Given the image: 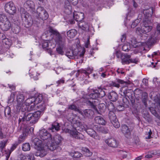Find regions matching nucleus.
I'll list each match as a JSON object with an SVG mask.
<instances>
[{
    "instance_id": "ea45409f",
    "label": "nucleus",
    "mask_w": 160,
    "mask_h": 160,
    "mask_svg": "<svg viewBox=\"0 0 160 160\" xmlns=\"http://www.w3.org/2000/svg\"><path fill=\"white\" fill-rule=\"evenodd\" d=\"M93 71L92 68H88L86 70H83L82 72L84 73L86 75H88L89 74L91 73Z\"/></svg>"
},
{
    "instance_id": "dca6fc26",
    "label": "nucleus",
    "mask_w": 160,
    "mask_h": 160,
    "mask_svg": "<svg viewBox=\"0 0 160 160\" xmlns=\"http://www.w3.org/2000/svg\"><path fill=\"white\" fill-rule=\"evenodd\" d=\"M17 160H35L34 155L32 153H30L27 155L22 154L19 155Z\"/></svg>"
},
{
    "instance_id": "7ed1b4c3",
    "label": "nucleus",
    "mask_w": 160,
    "mask_h": 160,
    "mask_svg": "<svg viewBox=\"0 0 160 160\" xmlns=\"http://www.w3.org/2000/svg\"><path fill=\"white\" fill-rule=\"evenodd\" d=\"M48 31L50 33V35L53 34L55 35V42L59 46V47L57 48V51L59 54L61 55H63L64 53L63 46L65 42V40L62 38L59 33L57 30L50 28Z\"/></svg>"
},
{
    "instance_id": "5701e85b",
    "label": "nucleus",
    "mask_w": 160,
    "mask_h": 160,
    "mask_svg": "<svg viewBox=\"0 0 160 160\" xmlns=\"http://www.w3.org/2000/svg\"><path fill=\"white\" fill-rule=\"evenodd\" d=\"M24 7L27 8L31 9L32 10L34 9L35 5L34 2L32 1H27L24 4Z\"/></svg>"
},
{
    "instance_id": "39448f33",
    "label": "nucleus",
    "mask_w": 160,
    "mask_h": 160,
    "mask_svg": "<svg viewBox=\"0 0 160 160\" xmlns=\"http://www.w3.org/2000/svg\"><path fill=\"white\" fill-rule=\"evenodd\" d=\"M114 109L113 104L110 103L108 106V109L110 110L109 114V118L114 127L116 128H118L120 127V124L113 112Z\"/></svg>"
},
{
    "instance_id": "3c124183",
    "label": "nucleus",
    "mask_w": 160,
    "mask_h": 160,
    "mask_svg": "<svg viewBox=\"0 0 160 160\" xmlns=\"http://www.w3.org/2000/svg\"><path fill=\"white\" fill-rule=\"evenodd\" d=\"M6 37L5 35L3 33H0V39L3 41Z\"/></svg>"
},
{
    "instance_id": "412c9836",
    "label": "nucleus",
    "mask_w": 160,
    "mask_h": 160,
    "mask_svg": "<svg viewBox=\"0 0 160 160\" xmlns=\"http://www.w3.org/2000/svg\"><path fill=\"white\" fill-rule=\"evenodd\" d=\"M153 12V8H150L148 9H145L143 11V13L145 16L146 19L150 18Z\"/></svg>"
},
{
    "instance_id": "f704fd0d",
    "label": "nucleus",
    "mask_w": 160,
    "mask_h": 160,
    "mask_svg": "<svg viewBox=\"0 0 160 160\" xmlns=\"http://www.w3.org/2000/svg\"><path fill=\"white\" fill-rule=\"evenodd\" d=\"M68 108L69 109L73 110L75 111H77L81 114H82V111L79 110L78 108L74 105H69L68 107Z\"/></svg>"
},
{
    "instance_id": "20e7f679",
    "label": "nucleus",
    "mask_w": 160,
    "mask_h": 160,
    "mask_svg": "<svg viewBox=\"0 0 160 160\" xmlns=\"http://www.w3.org/2000/svg\"><path fill=\"white\" fill-rule=\"evenodd\" d=\"M32 142L34 145L35 148L37 150L35 155L40 157L45 156L47 153V150L48 148V146L42 145L41 140L38 138H35Z\"/></svg>"
},
{
    "instance_id": "c03bdc74",
    "label": "nucleus",
    "mask_w": 160,
    "mask_h": 160,
    "mask_svg": "<svg viewBox=\"0 0 160 160\" xmlns=\"http://www.w3.org/2000/svg\"><path fill=\"white\" fill-rule=\"evenodd\" d=\"M82 156V154L78 152H75L73 154V157L76 158H79Z\"/></svg>"
},
{
    "instance_id": "f3484780",
    "label": "nucleus",
    "mask_w": 160,
    "mask_h": 160,
    "mask_svg": "<svg viewBox=\"0 0 160 160\" xmlns=\"http://www.w3.org/2000/svg\"><path fill=\"white\" fill-rule=\"evenodd\" d=\"M105 142L109 146L116 148L118 146V143L115 139L113 138H108L105 140Z\"/></svg>"
},
{
    "instance_id": "473e14b6",
    "label": "nucleus",
    "mask_w": 160,
    "mask_h": 160,
    "mask_svg": "<svg viewBox=\"0 0 160 160\" xmlns=\"http://www.w3.org/2000/svg\"><path fill=\"white\" fill-rule=\"evenodd\" d=\"M22 148L24 151H28L30 149V145L29 143H26L22 144Z\"/></svg>"
},
{
    "instance_id": "680f3d73",
    "label": "nucleus",
    "mask_w": 160,
    "mask_h": 160,
    "mask_svg": "<svg viewBox=\"0 0 160 160\" xmlns=\"http://www.w3.org/2000/svg\"><path fill=\"white\" fill-rule=\"evenodd\" d=\"M157 31L158 32V33L160 34V24H158L157 26Z\"/></svg>"
},
{
    "instance_id": "49530a36",
    "label": "nucleus",
    "mask_w": 160,
    "mask_h": 160,
    "mask_svg": "<svg viewBox=\"0 0 160 160\" xmlns=\"http://www.w3.org/2000/svg\"><path fill=\"white\" fill-rule=\"evenodd\" d=\"M139 22L138 20H135L132 23L131 25V27L132 28H134L135 27H136L138 24V23Z\"/></svg>"
},
{
    "instance_id": "a19ab883",
    "label": "nucleus",
    "mask_w": 160,
    "mask_h": 160,
    "mask_svg": "<svg viewBox=\"0 0 160 160\" xmlns=\"http://www.w3.org/2000/svg\"><path fill=\"white\" fill-rule=\"evenodd\" d=\"M11 152L12 151L9 149L5 150L4 154L6 157V160H8Z\"/></svg>"
},
{
    "instance_id": "79ce46f5",
    "label": "nucleus",
    "mask_w": 160,
    "mask_h": 160,
    "mask_svg": "<svg viewBox=\"0 0 160 160\" xmlns=\"http://www.w3.org/2000/svg\"><path fill=\"white\" fill-rule=\"evenodd\" d=\"M116 55L117 57L118 58H121L122 59V56H124L125 55H128L127 54H122L119 51H117L116 52Z\"/></svg>"
},
{
    "instance_id": "4d7b16f0",
    "label": "nucleus",
    "mask_w": 160,
    "mask_h": 160,
    "mask_svg": "<svg viewBox=\"0 0 160 160\" xmlns=\"http://www.w3.org/2000/svg\"><path fill=\"white\" fill-rule=\"evenodd\" d=\"M44 160H65L64 158H57L56 159H46Z\"/></svg>"
},
{
    "instance_id": "b1692460",
    "label": "nucleus",
    "mask_w": 160,
    "mask_h": 160,
    "mask_svg": "<svg viewBox=\"0 0 160 160\" xmlns=\"http://www.w3.org/2000/svg\"><path fill=\"white\" fill-rule=\"evenodd\" d=\"M108 97L111 101L114 102L117 100L118 98V96L116 92L112 91L109 93Z\"/></svg>"
},
{
    "instance_id": "f03ea898",
    "label": "nucleus",
    "mask_w": 160,
    "mask_h": 160,
    "mask_svg": "<svg viewBox=\"0 0 160 160\" xmlns=\"http://www.w3.org/2000/svg\"><path fill=\"white\" fill-rule=\"evenodd\" d=\"M73 125V128L71 129H66L65 130L66 132L69 133L72 137L77 139H82L83 136L82 134L79 132L78 131H80L83 129L84 126L79 120H76L75 122L74 120H72Z\"/></svg>"
},
{
    "instance_id": "aec40b11",
    "label": "nucleus",
    "mask_w": 160,
    "mask_h": 160,
    "mask_svg": "<svg viewBox=\"0 0 160 160\" xmlns=\"http://www.w3.org/2000/svg\"><path fill=\"white\" fill-rule=\"evenodd\" d=\"M117 82L121 83V84H123L125 86L127 87L128 86V84L127 82H125L122 80L118 79L116 80V81L112 82L111 83V85L113 86L119 88L120 87V85Z\"/></svg>"
},
{
    "instance_id": "4c0bfd02",
    "label": "nucleus",
    "mask_w": 160,
    "mask_h": 160,
    "mask_svg": "<svg viewBox=\"0 0 160 160\" xmlns=\"http://www.w3.org/2000/svg\"><path fill=\"white\" fill-rule=\"evenodd\" d=\"M130 45L129 43H127L124 44L122 48V50L125 51H128L130 49Z\"/></svg>"
},
{
    "instance_id": "e2e57ef3",
    "label": "nucleus",
    "mask_w": 160,
    "mask_h": 160,
    "mask_svg": "<svg viewBox=\"0 0 160 160\" xmlns=\"http://www.w3.org/2000/svg\"><path fill=\"white\" fill-rule=\"evenodd\" d=\"M125 38V35L123 34L122 35V38H121V41L122 42H124Z\"/></svg>"
},
{
    "instance_id": "a18cd8bd",
    "label": "nucleus",
    "mask_w": 160,
    "mask_h": 160,
    "mask_svg": "<svg viewBox=\"0 0 160 160\" xmlns=\"http://www.w3.org/2000/svg\"><path fill=\"white\" fill-rule=\"evenodd\" d=\"M7 141H3L0 142V147L1 148L3 149L6 146Z\"/></svg>"
},
{
    "instance_id": "1a4fd4ad",
    "label": "nucleus",
    "mask_w": 160,
    "mask_h": 160,
    "mask_svg": "<svg viewBox=\"0 0 160 160\" xmlns=\"http://www.w3.org/2000/svg\"><path fill=\"white\" fill-rule=\"evenodd\" d=\"M35 13L38 18L43 20H46L48 17L49 15L47 12L41 7H38Z\"/></svg>"
},
{
    "instance_id": "c756f323",
    "label": "nucleus",
    "mask_w": 160,
    "mask_h": 160,
    "mask_svg": "<svg viewBox=\"0 0 160 160\" xmlns=\"http://www.w3.org/2000/svg\"><path fill=\"white\" fill-rule=\"evenodd\" d=\"M76 33L77 32L75 30H71L67 32L68 36L70 38H74L75 36Z\"/></svg>"
},
{
    "instance_id": "052dcab7",
    "label": "nucleus",
    "mask_w": 160,
    "mask_h": 160,
    "mask_svg": "<svg viewBox=\"0 0 160 160\" xmlns=\"http://www.w3.org/2000/svg\"><path fill=\"white\" fill-rule=\"evenodd\" d=\"M17 147V145L15 144H14L13 145L12 147L11 148V149L10 150L12 151V152Z\"/></svg>"
},
{
    "instance_id": "69168bd1",
    "label": "nucleus",
    "mask_w": 160,
    "mask_h": 160,
    "mask_svg": "<svg viewBox=\"0 0 160 160\" xmlns=\"http://www.w3.org/2000/svg\"><path fill=\"white\" fill-rule=\"evenodd\" d=\"M142 159V157L140 156L136 158L134 160H141Z\"/></svg>"
},
{
    "instance_id": "de8ad7c7",
    "label": "nucleus",
    "mask_w": 160,
    "mask_h": 160,
    "mask_svg": "<svg viewBox=\"0 0 160 160\" xmlns=\"http://www.w3.org/2000/svg\"><path fill=\"white\" fill-rule=\"evenodd\" d=\"M156 38V37H151V38H150L148 39V42H149L150 43H152V42H153L155 40V41Z\"/></svg>"
},
{
    "instance_id": "864d4df0",
    "label": "nucleus",
    "mask_w": 160,
    "mask_h": 160,
    "mask_svg": "<svg viewBox=\"0 0 160 160\" xmlns=\"http://www.w3.org/2000/svg\"><path fill=\"white\" fill-rule=\"evenodd\" d=\"M142 82L145 84V85L147 86L148 84V80L146 79H143L142 81Z\"/></svg>"
},
{
    "instance_id": "0eeeda50",
    "label": "nucleus",
    "mask_w": 160,
    "mask_h": 160,
    "mask_svg": "<svg viewBox=\"0 0 160 160\" xmlns=\"http://www.w3.org/2000/svg\"><path fill=\"white\" fill-rule=\"evenodd\" d=\"M40 112L38 111H36L34 113L25 114L23 118V121H31V123L35 124L38 120L40 116Z\"/></svg>"
},
{
    "instance_id": "bb28decb",
    "label": "nucleus",
    "mask_w": 160,
    "mask_h": 160,
    "mask_svg": "<svg viewBox=\"0 0 160 160\" xmlns=\"http://www.w3.org/2000/svg\"><path fill=\"white\" fill-rule=\"evenodd\" d=\"M34 99L33 103L34 104L38 105L42 102V97L41 95H38L37 97H33Z\"/></svg>"
},
{
    "instance_id": "2f4dec72",
    "label": "nucleus",
    "mask_w": 160,
    "mask_h": 160,
    "mask_svg": "<svg viewBox=\"0 0 160 160\" xmlns=\"http://www.w3.org/2000/svg\"><path fill=\"white\" fill-rule=\"evenodd\" d=\"M34 100V99L33 98V97L27 99L25 103L24 102L23 105L22 107H24V105H25L27 106H30V104H33Z\"/></svg>"
},
{
    "instance_id": "13d9d810",
    "label": "nucleus",
    "mask_w": 160,
    "mask_h": 160,
    "mask_svg": "<svg viewBox=\"0 0 160 160\" xmlns=\"http://www.w3.org/2000/svg\"><path fill=\"white\" fill-rule=\"evenodd\" d=\"M5 137L4 135H3L1 130H0V138H3Z\"/></svg>"
},
{
    "instance_id": "c9c22d12",
    "label": "nucleus",
    "mask_w": 160,
    "mask_h": 160,
    "mask_svg": "<svg viewBox=\"0 0 160 160\" xmlns=\"http://www.w3.org/2000/svg\"><path fill=\"white\" fill-rule=\"evenodd\" d=\"M51 41L44 40L42 42V47L43 48H46L49 46Z\"/></svg>"
},
{
    "instance_id": "4468645a",
    "label": "nucleus",
    "mask_w": 160,
    "mask_h": 160,
    "mask_svg": "<svg viewBox=\"0 0 160 160\" xmlns=\"http://www.w3.org/2000/svg\"><path fill=\"white\" fill-rule=\"evenodd\" d=\"M131 56L129 55H125L122 58L123 64H128L130 63H137L138 62L136 59H130Z\"/></svg>"
},
{
    "instance_id": "72a5a7b5",
    "label": "nucleus",
    "mask_w": 160,
    "mask_h": 160,
    "mask_svg": "<svg viewBox=\"0 0 160 160\" xmlns=\"http://www.w3.org/2000/svg\"><path fill=\"white\" fill-rule=\"evenodd\" d=\"M82 150L83 152V154L86 156L89 157L92 154V153L87 148H83L82 149Z\"/></svg>"
},
{
    "instance_id": "9d476101",
    "label": "nucleus",
    "mask_w": 160,
    "mask_h": 160,
    "mask_svg": "<svg viewBox=\"0 0 160 160\" xmlns=\"http://www.w3.org/2000/svg\"><path fill=\"white\" fill-rule=\"evenodd\" d=\"M148 22L146 20H145L143 22V25H142L141 28H137L136 32L138 34H143L142 36H144L147 37L146 35H147L146 34V33H148L152 29V27L149 25H147L146 24V22Z\"/></svg>"
},
{
    "instance_id": "ddd939ff",
    "label": "nucleus",
    "mask_w": 160,
    "mask_h": 160,
    "mask_svg": "<svg viewBox=\"0 0 160 160\" xmlns=\"http://www.w3.org/2000/svg\"><path fill=\"white\" fill-rule=\"evenodd\" d=\"M5 11L8 13L13 14L16 12V8L12 2H10L6 3L5 6Z\"/></svg>"
},
{
    "instance_id": "09e8293b",
    "label": "nucleus",
    "mask_w": 160,
    "mask_h": 160,
    "mask_svg": "<svg viewBox=\"0 0 160 160\" xmlns=\"http://www.w3.org/2000/svg\"><path fill=\"white\" fill-rule=\"evenodd\" d=\"M152 133V132L151 130H150L149 131L148 133L146 134L145 138L147 139H150L151 138V135Z\"/></svg>"
},
{
    "instance_id": "6e6552de",
    "label": "nucleus",
    "mask_w": 160,
    "mask_h": 160,
    "mask_svg": "<svg viewBox=\"0 0 160 160\" xmlns=\"http://www.w3.org/2000/svg\"><path fill=\"white\" fill-rule=\"evenodd\" d=\"M105 90L101 88H98V89L94 90L93 93L88 95L87 98L88 99H96L98 98H102L105 95Z\"/></svg>"
},
{
    "instance_id": "7c9ffc66",
    "label": "nucleus",
    "mask_w": 160,
    "mask_h": 160,
    "mask_svg": "<svg viewBox=\"0 0 160 160\" xmlns=\"http://www.w3.org/2000/svg\"><path fill=\"white\" fill-rule=\"evenodd\" d=\"M3 45L6 47L8 48L11 45V41L9 39L6 38L2 41Z\"/></svg>"
},
{
    "instance_id": "6e6d98bb",
    "label": "nucleus",
    "mask_w": 160,
    "mask_h": 160,
    "mask_svg": "<svg viewBox=\"0 0 160 160\" xmlns=\"http://www.w3.org/2000/svg\"><path fill=\"white\" fill-rule=\"evenodd\" d=\"M9 88L12 89V90H14L15 88V87L13 85L8 84Z\"/></svg>"
},
{
    "instance_id": "a878e982",
    "label": "nucleus",
    "mask_w": 160,
    "mask_h": 160,
    "mask_svg": "<svg viewBox=\"0 0 160 160\" xmlns=\"http://www.w3.org/2000/svg\"><path fill=\"white\" fill-rule=\"evenodd\" d=\"M82 114H81L83 116L88 117L92 115L93 113V111L90 109H85L83 112L82 111Z\"/></svg>"
},
{
    "instance_id": "8fccbe9b",
    "label": "nucleus",
    "mask_w": 160,
    "mask_h": 160,
    "mask_svg": "<svg viewBox=\"0 0 160 160\" xmlns=\"http://www.w3.org/2000/svg\"><path fill=\"white\" fill-rule=\"evenodd\" d=\"M89 38H88V39L85 43V46L86 48H88L90 46Z\"/></svg>"
},
{
    "instance_id": "423d86ee",
    "label": "nucleus",
    "mask_w": 160,
    "mask_h": 160,
    "mask_svg": "<svg viewBox=\"0 0 160 160\" xmlns=\"http://www.w3.org/2000/svg\"><path fill=\"white\" fill-rule=\"evenodd\" d=\"M11 26V23L7 16L4 14H0V28L3 31H7Z\"/></svg>"
},
{
    "instance_id": "a211bd4d",
    "label": "nucleus",
    "mask_w": 160,
    "mask_h": 160,
    "mask_svg": "<svg viewBox=\"0 0 160 160\" xmlns=\"http://www.w3.org/2000/svg\"><path fill=\"white\" fill-rule=\"evenodd\" d=\"M73 18L76 21L81 22L84 18V14L82 12H74Z\"/></svg>"
},
{
    "instance_id": "393cba45",
    "label": "nucleus",
    "mask_w": 160,
    "mask_h": 160,
    "mask_svg": "<svg viewBox=\"0 0 160 160\" xmlns=\"http://www.w3.org/2000/svg\"><path fill=\"white\" fill-rule=\"evenodd\" d=\"M95 121L96 123L99 124L104 125L106 123L105 120L101 116H97L95 118Z\"/></svg>"
},
{
    "instance_id": "9b49d317",
    "label": "nucleus",
    "mask_w": 160,
    "mask_h": 160,
    "mask_svg": "<svg viewBox=\"0 0 160 160\" xmlns=\"http://www.w3.org/2000/svg\"><path fill=\"white\" fill-rule=\"evenodd\" d=\"M85 51V50L84 48H81L80 51L76 54V53H74L73 50L69 49L66 52V55L69 58L72 59L74 55L78 56L80 57H82L84 55Z\"/></svg>"
},
{
    "instance_id": "6ab92c4d",
    "label": "nucleus",
    "mask_w": 160,
    "mask_h": 160,
    "mask_svg": "<svg viewBox=\"0 0 160 160\" xmlns=\"http://www.w3.org/2000/svg\"><path fill=\"white\" fill-rule=\"evenodd\" d=\"M24 98L22 94H19L17 96V105L20 108H21L24 104Z\"/></svg>"
},
{
    "instance_id": "f257e3e1",
    "label": "nucleus",
    "mask_w": 160,
    "mask_h": 160,
    "mask_svg": "<svg viewBox=\"0 0 160 160\" xmlns=\"http://www.w3.org/2000/svg\"><path fill=\"white\" fill-rule=\"evenodd\" d=\"M38 136L47 144L48 149L51 151L54 150L56 146L62 140V137L59 135L52 137L51 134L44 129L39 130Z\"/></svg>"
},
{
    "instance_id": "4be33fe9",
    "label": "nucleus",
    "mask_w": 160,
    "mask_h": 160,
    "mask_svg": "<svg viewBox=\"0 0 160 160\" xmlns=\"http://www.w3.org/2000/svg\"><path fill=\"white\" fill-rule=\"evenodd\" d=\"M122 131L126 138H128L130 137L131 135L130 132L126 125H124L122 126Z\"/></svg>"
},
{
    "instance_id": "603ef678",
    "label": "nucleus",
    "mask_w": 160,
    "mask_h": 160,
    "mask_svg": "<svg viewBox=\"0 0 160 160\" xmlns=\"http://www.w3.org/2000/svg\"><path fill=\"white\" fill-rule=\"evenodd\" d=\"M33 105L29 106L31 110H34L36 108V104H34V103H33Z\"/></svg>"
},
{
    "instance_id": "bf43d9fd",
    "label": "nucleus",
    "mask_w": 160,
    "mask_h": 160,
    "mask_svg": "<svg viewBox=\"0 0 160 160\" xmlns=\"http://www.w3.org/2000/svg\"><path fill=\"white\" fill-rule=\"evenodd\" d=\"M132 2H133V7L135 8H137L138 6V4H137V3L136 2H135V1H134V0H133Z\"/></svg>"
},
{
    "instance_id": "774afa93",
    "label": "nucleus",
    "mask_w": 160,
    "mask_h": 160,
    "mask_svg": "<svg viewBox=\"0 0 160 160\" xmlns=\"http://www.w3.org/2000/svg\"><path fill=\"white\" fill-rule=\"evenodd\" d=\"M106 75V74L104 73H102V74L101 76V77H102L103 78H105Z\"/></svg>"
},
{
    "instance_id": "c85d7f7f",
    "label": "nucleus",
    "mask_w": 160,
    "mask_h": 160,
    "mask_svg": "<svg viewBox=\"0 0 160 160\" xmlns=\"http://www.w3.org/2000/svg\"><path fill=\"white\" fill-rule=\"evenodd\" d=\"M78 26L83 30H88L89 28L88 24L85 22H80L78 24Z\"/></svg>"
},
{
    "instance_id": "5fc2aeb1",
    "label": "nucleus",
    "mask_w": 160,
    "mask_h": 160,
    "mask_svg": "<svg viewBox=\"0 0 160 160\" xmlns=\"http://www.w3.org/2000/svg\"><path fill=\"white\" fill-rule=\"evenodd\" d=\"M64 82V81L63 79H61L59 80H58L57 82V83L58 84H60L61 83H63Z\"/></svg>"
},
{
    "instance_id": "37998d69",
    "label": "nucleus",
    "mask_w": 160,
    "mask_h": 160,
    "mask_svg": "<svg viewBox=\"0 0 160 160\" xmlns=\"http://www.w3.org/2000/svg\"><path fill=\"white\" fill-rule=\"evenodd\" d=\"M39 75V74H37L36 72H34L32 74L31 77L32 78H33L34 80H37L38 79V76Z\"/></svg>"
},
{
    "instance_id": "f8f14e48",
    "label": "nucleus",
    "mask_w": 160,
    "mask_h": 160,
    "mask_svg": "<svg viewBox=\"0 0 160 160\" xmlns=\"http://www.w3.org/2000/svg\"><path fill=\"white\" fill-rule=\"evenodd\" d=\"M78 3V0H67L65 2V11L66 13L69 14L72 11V8L71 4L75 5Z\"/></svg>"
},
{
    "instance_id": "338daca9",
    "label": "nucleus",
    "mask_w": 160,
    "mask_h": 160,
    "mask_svg": "<svg viewBox=\"0 0 160 160\" xmlns=\"http://www.w3.org/2000/svg\"><path fill=\"white\" fill-rule=\"evenodd\" d=\"M104 107V104H100L98 106V107L99 108L100 107Z\"/></svg>"
},
{
    "instance_id": "2eb2a0df",
    "label": "nucleus",
    "mask_w": 160,
    "mask_h": 160,
    "mask_svg": "<svg viewBox=\"0 0 160 160\" xmlns=\"http://www.w3.org/2000/svg\"><path fill=\"white\" fill-rule=\"evenodd\" d=\"M83 129H84L89 135L94 139L97 140H99L100 139V137L93 129L86 128L84 126L83 127Z\"/></svg>"
},
{
    "instance_id": "0e129e2a",
    "label": "nucleus",
    "mask_w": 160,
    "mask_h": 160,
    "mask_svg": "<svg viewBox=\"0 0 160 160\" xmlns=\"http://www.w3.org/2000/svg\"><path fill=\"white\" fill-rule=\"evenodd\" d=\"M95 10V8L94 6H92V7L90 8H89V10L90 11H92Z\"/></svg>"
},
{
    "instance_id": "58836bf2",
    "label": "nucleus",
    "mask_w": 160,
    "mask_h": 160,
    "mask_svg": "<svg viewBox=\"0 0 160 160\" xmlns=\"http://www.w3.org/2000/svg\"><path fill=\"white\" fill-rule=\"evenodd\" d=\"M4 114L6 117L9 118L10 116V108L7 107L5 109Z\"/></svg>"
},
{
    "instance_id": "cd10ccee",
    "label": "nucleus",
    "mask_w": 160,
    "mask_h": 160,
    "mask_svg": "<svg viewBox=\"0 0 160 160\" xmlns=\"http://www.w3.org/2000/svg\"><path fill=\"white\" fill-rule=\"evenodd\" d=\"M49 129L52 131V132L58 131L60 129L59 124L57 122L53 123L52 125V127Z\"/></svg>"
},
{
    "instance_id": "e433bc0d",
    "label": "nucleus",
    "mask_w": 160,
    "mask_h": 160,
    "mask_svg": "<svg viewBox=\"0 0 160 160\" xmlns=\"http://www.w3.org/2000/svg\"><path fill=\"white\" fill-rule=\"evenodd\" d=\"M37 107H38L39 109L41 111H43L44 110L45 108V105L44 103L43 102H41V103L38 104Z\"/></svg>"
}]
</instances>
